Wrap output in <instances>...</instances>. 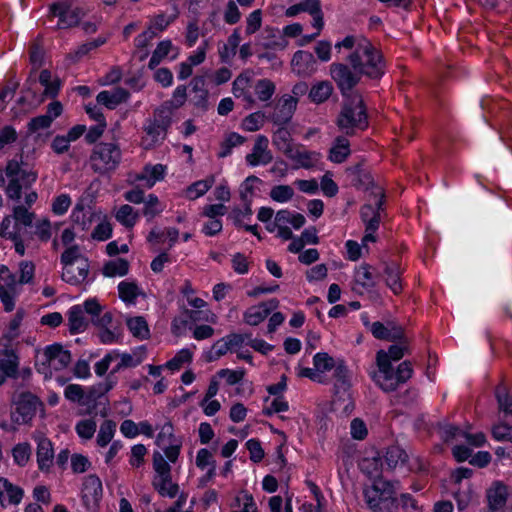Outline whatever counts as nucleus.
Listing matches in <instances>:
<instances>
[{
  "instance_id": "nucleus-1",
  "label": "nucleus",
  "mask_w": 512,
  "mask_h": 512,
  "mask_svg": "<svg viewBox=\"0 0 512 512\" xmlns=\"http://www.w3.org/2000/svg\"><path fill=\"white\" fill-rule=\"evenodd\" d=\"M347 59L353 69L370 79H380L385 73L382 54L367 39H361Z\"/></svg>"
},
{
  "instance_id": "nucleus-2",
  "label": "nucleus",
  "mask_w": 512,
  "mask_h": 512,
  "mask_svg": "<svg viewBox=\"0 0 512 512\" xmlns=\"http://www.w3.org/2000/svg\"><path fill=\"white\" fill-rule=\"evenodd\" d=\"M342 109L337 118V125L346 135H353L355 129L364 130L368 127V115L362 96L355 92L343 97Z\"/></svg>"
},
{
  "instance_id": "nucleus-3",
  "label": "nucleus",
  "mask_w": 512,
  "mask_h": 512,
  "mask_svg": "<svg viewBox=\"0 0 512 512\" xmlns=\"http://www.w3.org/2000/svg\"><path fill=\"white\" fill-rule=\"evenodd\" d=\"M122 153L117 143L96 144L89 158L91 169L100 175L114 171L121 162Z\"/></svg>"
},
{
  "instance_id": "nucleus-4",
  "label": "nucleus",
  "mask_w": 512,
  "mask_h": 512,
  "mask_svg": "<svg viewBox=\"0 0 512 512\" xmlns=\"http://www.w3.org/2000/svg\"><path fill=\"white\" fill-rule=\"evenodd\" d=\"M6 176L10 179L5 189L9 199L19 201L22 196V189L29 188L37 180V172L21 169L18 161L12 159L7 162L5 168Z\"/></svg>"
},
{
  "instance_id": "nucleus-5",
  "label": "nucleus",
  "mask_w": 512,
  "mask_h": 512,
  "mask_svg": "<svg viewBox=\"0 0 512 512\" xmlns=\"http://www.w3.org/2000/svg\"><path fill=\"white\" fill-rule=\"evenodd\" d=\"M153 468L157 473L152 485L162 496L174 498L179 492V486L172 482L171 466L158 451L153 453Z\"/></svg>"
},
{
  "instance_id": "nucleus-6",
  "label": "nucleus",
  "mask_w": 512,
  "mask_h": 512,
  "mask_svg": "<svg viewBox=\"0 0 512 512\" xmlns=\"http://www.w3.org/2000/svg\"><path fill=\"white\" fill-rule=\"evenodd\" d=\"M330 73L337 88L343 97L353 95V89L360 83L362 75L351 64L333 63L330 65Z\"/></svg>"
},
{
  "instance_id": "nucleus-7",
  "label": "nucleus",
  "mask_w": 512,
  "mask_h": 512,
  "mask_svg": "<svg viewBox=\"0 0 512 512\" xmlns=\"http://www.w3.org/2000/svg\"><path fill=\"white\" fill-rule=\"evenodd\" d=\"M71 362V353L65 350L59 343H54L45 348L43 353V361L36 363V369L39 373L47 376L51 374L49 368H53L56 371L66 368Z\"/></svg>"
},
{
  "instance_id": "nucleus-8",
  "label": "nucleus",
  "mask_w": 512,
  "mask_h": 512,
  "mask_svg": "<svg viewBox=\"0 0 512 512\" xmlns=\"http://www.w3.org/2000/svg\"><path fill=\"white\" fill-rule=\"evenodd\" d=\"M376 362L378 370L370 372L371 378L384 392L395 391L399 381L392 364L387 359L386 351L379 350L377 352Z\"/></svg>"
},
{
  "instance_id": "nucleus-9",
  "label": "nucleus",
  "mask_w": 512,
  "mask_h": 512,
  "mask_svg": "<svg viewBox=\"0 0 512 512\" xmlns=\"http://www.w3.org/2000/svg\"><path fill=\"white\" fill-rule=\"evenodd\" d=\"M172 123V111L168 106L157 108L153 117L146 121L144 131L150 137L152 143L164 140Z\"/></svg>"
},
{
  "instance_id": "nucleus-10",
  "label": "nucleus",
  "mask_w": 512,
  "mask_h": 512,
  "mask_svg": "<svg viewBox=\"0 0 512 512\" xmlns=\"http://www.w3.org/2000/svg\"><path fill=\"white\" fill-rule=\"evenodd\" d=\"M374 203L364 204L360 209V217L365 223L366 230L377 231L381 221V212L384 210V192L381 187L371 191Z\"/></svg>"
},
{
  "instance_id": "nucleus-11",
  "label": "nucleus",
  "mask_w": 512,
  "mask_h": 512,
  "mask_svg": "<svg viewBox=\"0 0 512 512\" xmlns=\"http://www.w3.org/2000/svg\"><path fill=\"white\" fill-rule=\"evenodd\" d=\"M40 404L38 397L30 392L22 393L16 402V409L11 414V419L16 424L28 423L36 414Z\"/></svg>"
},
{
  "instance_id": "nucleus-12",
  "label": "nucleus",
  "mask_w": 512,
  "mask_h": 512,
  "mask_svg": "<svg viewBox=\"0 0 512 512\" xmlns=\"http://www.w3.org/2000/svg\"><path fill=\"white\" fill-rule=\"evenodd\" d=\"M50 10L53 16L58 17L57 28L59 29L76 26L83 16L80 8H72L71 4L67 2L54 3Z\"/></svg>"
},
{
  "instance_id": "nucleus-13",
  "label": "nucleus",
  "mask_w": 512,
  "mask_h": 512,
  "mask_svg": "<svg viewBox=\"0 0 512 512\" xmlns=\"http://www.w3.org/2000/svg\"><path fill=\"white\" fill-rule=\"evenodd\" d=\"M63 112L61 102L54 101L47 106V111L43 115H39L30 119L27 123V134L32 135L38 133L40 130L49 129L53 121L58 118Z\"/></svg>"
},
{
  "instance_id": "nucleus-14",
  "label": "nucleus",
  "mask_w": 512,
  "mask_h": 512,
  "mask_svg": "<svg viewBox=\"0 0 512 512\" xmlns=\"http://www.w3.org/2000/svg\"><path fill=\"white\" fill-rule=\"evenodd\" d=\"M400 488L399 481L384 480L381 476L376 477L372 483V490L375 494H379V498L383 504L394 508L398 507V499L396 492Z\"/></svg>"
},
{
  "instance_id": "nucleus-15",
  "label": "nucleus",
  "mask_w": 512,
  "mask_h": 512,
  "mask_svg": "<svg viewBox=\"0 0 512 512\" xmlns=\"http://www.w3.org/2000/svg\"><path fill=\"white\" fill-rule=\"evenodd\" d=\"M297 107V99L291 95H284L280 98L271 115V121L276 125H285L291 118Z\"/></svg>"
},
{
  "instance_id": "nucleus-16",
  "label": "nucleus",
  "mask_w": 512,
  "mask_h": 512,
  "mask_svg": "<svg viewBox=\"0 0 512 512\" xmlns=\"http://www.w3.org/2000/svg\"><path fill=\"white\" fill-rule=\"evenodd\" d=\"M102 494V482L97 475L90 474L84 478L82 499L87 507L97 506L102 498Z\"/></svg>"
},
{
  "instance_id": "nucleus-17",
  "label": "nucleus",
  "mask_w": 512,
  "mask_h": 512,
  "mask_svg": "<svg viewBox=\"0 0 512 512\" xmlns=\"http://www.w3.org/2000/svg\"><path fill=\"white\" fill-rule=\"evenodd\" d=\"M268 138L264 135H258L254 143L252 152L247 154L246 162L251 166L266 165L273 159L271 151L268 149Z\"/></svg>"
},
{
  "instance_id": "nucleus-18",
  "label": "nucleus",
  "mask_w": 512,
  "mask_h": 512,
  "mask_svg": "<svg viewBox=\"0 0 512 512\" xmlns=\"http://www.w3.org/2000/svg\"><path fill=\"white\" fill-rule=\"evenodd\" d=\"M19 357L13 349H5L0 354V386L7 378H17Z\"/></svg>"
},
{
  "instance_id": "nucleus-19",
  "label": "nucleus",
  "mask_w": 512,
  "mask_h": 512,
  "mask_svg": "<svg viewBox=\"0 0 512 512\" xmlns=\"http://www.w3.org/2000/svg\"><path fill=\"white\" fill-rule=\"evenodd\" d=\"M37 441V463L41 471H48L53 463L54 450L52 442L45 436L39 435Z\"/></svg>"
},
{
  "instance_id": "nucleus-20",
  "label": "nucleus",
  "mask_w": 512,
  "mask_h": 512,
  "mask_svg": "<svg viewBox=\"0 0 512 512\" xmlns=\"http://www.w3.org/2000/svg\"><path fill=\"white\" fill-rule=\"evenodd\" d=\"M486 497L491 512L499 511L506 505L508 499L507 486L499 481L494 482L487 490Z\"/></svg>"
},
{
  "instance_id": "nucleus-21",
  "label": "nucleus",
  "mask_w": 512,
  "mask_h": 512,
  "mask_svg": "<svg viewBox=\"0 0 512 512\" xmlns=\"http://www.w3.org/2000/svg\"><path fill=\"white\" fill-rule=\"evenodd\" d=\"M89 262L88 259H81L80 264L63 266L62 279L72 285L82 283L88 276Z\"/></svg>"
},
{
  "instance_id": "nucleus-22",
  "label": "nucleus",
  "mask_w": 512,
  "mask_h": 512,
  "mask_svg": "<svg viewBox=\"0 0 512 512\" xmlns=\"http://www.w3.org/2000/svg\"><path fill=\"white\" fill-rule=\"evenodd\" d=\"M293 71L298 75H310L316 69V60L311 52L299 50L291 61Z\"/></svg>"
},
{
  "instance_id": "nucleus-23",
  "label": "nucleus",
  "mask_w": 512,
  "mask_h": 512,
  "mask_svg": "<svg viewBox=\"0 0 512 512\" xmlns=\"http://www.w3.org/2000/svg\"><path fill=\"white\" fill-rule=\"evenodd\" d=\"M347 173L351 177L352 185L357 189L376 191L378 186L374 184L371 174L361 164L347 168Z\"/></svg>"
},
{
  "instance_id": "nucleus-24",
  "label": "nucleus",
  "mask_w": 512,
  "mask_h": 512,
  "mask_svg": "<svg viewBox=\"0 0 512 512\" xmlns=\"http://www.w3.org/2000/svg\"><path fill=\"white\" fill-rule=\"evenodd\" d=\"M130 93L122 87H117L112 91H101L98 93L96 100L99 104L106 106L109 109L116 108L119 104L128 100Z\"/></svg>"
},
{
  "instance_id": "nucleus-25",
  "label": "nucleus",
  "mask_w": 512,
  "mask_h": 512,
  "mask_svg": "<svg viewBox=\"0 0 512 512\" xmlns=\"http://www.w3.org/2000/svg\"><path fill=\"white\" fill-rule=\"evenodd\" d=\"M166 174V166L163 164L146 165L143 172L137 175L136 180L144 181L146 188H152L157 181L164 179Z\"/></svg>"
},
{
  "instance_id": "nucleus-26",
  "label": "nucleus",
  "mask_w": 512,
  "mask_h": 512,
  "mask_svg": "<svg viewBox=\"0 0 512 512\" xmlns=\"http://www.w3.org/2000/svg\"><path fill=\"white\" fill-rule=\"evenodd\" d=\"M69 331L71 334L81 333L88 327V321L84 317V310L80 305L72 306L68 311Z\"/></svg>"
},
{
  "instance_id": "nucleus-27",
  "label": "nucleus",
  "mask_w": 512,
  "mask_h": 512,
  "mask_svg": "<svg viewBox=\"0 0 512 512\" xmlns=\"http://www.w3.org/2000/svg\"><path fill=\"white\" fill-rule=\"evenodd\" d=\"M384 274L386 275V285L395 294H399L402 291V284L400 282V267L398 264L392 262H383Z\"/></svg>"
},
{
  "instance_id": "nucleus-28",
  "label": "nucleus",
  "mask_w": 512,
  "mask_h": 512,
  "mask_svg": "<svg viewBox=\"0 0 512 512\" xmlns=\"http://www.w3.org/2000/svg\"><path fill=\"white\" fill-rule=\"evenodd\" d=\"M286 156L295 161L298 166L306 169L312 168L319 159V153L300 150L299 148H293Z\"/></svg>"
},
{
  "instance_id": "nucleus-29",
  "label": "nucleus",
  "mask_w": 512,
  "mask_h": 512,
  "mask_svg": "<svg viewBox=\"0 0 512 512\" xmlns=\"http://www.w3.org/2000/svg\"><path fill=\"white\" fill-rule=\"evenodd\" d=\"M334 369V387L336 389V392L339 393L340 391L346 392L350 387V381H349V370L344 362V360H338L337 364L335 365Z\"/></svg>"
},
{
  "instance_id": "nucleus-30",
  "label": "nucleus",
  "mask_w": 512,
  "mask_h": 512,
  "mask_svg": "<svg viewBox=\"0 0 512 512\" xmlns=\"http://www.w3.org/2000/svg\"><path fill=\"white\" fill-rule=\"evenodd\" d=\"M349 155V141L342 136L337 137L334 145L330 148L329 159L334 163H342Z\"/></svg>"
},
{
  "instance_id": "nucleus-31",
  "label": "nucleus",
  "mask_w": 512,
  "mask_h": 512,
  "mask_svg": "<svg viewBox=\"0 0 512 512\" xmlns=\"http://www.w3.org/2000/svg\"><path fill=\"white\" fill-rule=\"evenodd\" d=\"M19 292L17 282L11 285H2L0 283V300L6 312H11L15 308V299Z\"/></svg>"
},
{
  "instance_id": "nucleus-32",
  "label": "nucleus",
  "mask_w": 512,
  "mask_h": 512,
  "mask_svg": "<svg viewBox=\"0 0 512 512\" xmlns=\"http://www.w3.org/2000/svg\"><path fill=\"white\" fill-rule=\"evenodd\" d=\"M126 324L134 337L142 340L149 338L150 330L144 317L136 316L128 318Z\"/></svg>"
},
{
  "instance_id": "nucleus-33",
  "label": "nucleus",
  "mask_w": 512,
  "mask_h": 512,
  "mask_svg": "<svg viewBox=\"0 0 512 512\" xmlns=\"http://www.w3.org/2000/svg\"><path fill=\"white\" fill-rule=\"evenodd\" d=\"M115 384L116 381L110 377L109 379H105V382L91 386L86 394L87 406L93 404L94 407L96 400L110 391L115 386Z\"/></svg>"
},
{
  "instance_id": "nucleus-34",
  "label": "nucleus",
  "mask_w": 512,
  "mask_h": 512,
  "mask_svg": "<svg viewBox=\"0 0 512 512\" xmlns=\"http://www.w3.org/2000/svg\"><path fill=\"white\" fill-rule=\"evenodd\" d=\"M129 271V262L123 258L108 261L103 267L106 277L125 276Z\"/></svg>"
},
{
  "instance_id": "nucleus-35",
  "label": "nucleus",
  "mask_w": 512,
  "mask_h": 512,
  "mask_svg": "<svg viewBox=\"0 0 512 512\" xmlns=\"http://www.w3.org/2000/svg\"><path fill=\"white\" fill-rule=\"evenodd\" d=\"M292 137L290 132L284 128L280 127L272 137L273 145L280 151H282L285 155L291 152L294 148L292 146Z\"/></svg>"
},
{
  "instance_id": "nucleus-36",
  "label": "nucleus",
  "mask_w": 512,
  "mask_h": 512,
  "mask_svg": "<svg viewBox=\"0 0 512 512\" xmlns=\"http://www.w3.org/2000/svg\"><path fill=\"white\" fill-rule=\"evenodd\" d=\"M93 214L90 211H85L83 204L78 203L72 214L71 218L74 224L79 226L82 230H88L92 224Z\"/></svg>"
},
{
  "instance_id": "nucleus-37",
  "label": "nucleus",
  "mask_w": 512,
  "mask_h": 512,
  "mask_svg": "<svg viewBox=\"0 0 512 512\" xmlns=\"http://www.w3.org/2000/svg\"><path fill=\"white\" fill-rule=\"evenodd\" d=\"M267 311V309H264V306H251L244 312L243 320L248 325L257 326L268 317Z\"/></svg>"
},
{
  "instance_id": "nucleus-38",
  "label": "nucleus",
  "mask_w": 512,
  "mask_h": 512,
  "mask_svg": "<svg viewBox=\"0 0 512 512\" xmlns=\"http://www.w3.org/2000/svg\"><path fill=\"white\" fill-rule=\"evenodd\" d=\"M332 91V84L329 81H322L311 88L309 97L315 103H322L330 97Z\"/></svg>"
},
{
  "instance_id": "nucleus-39",
  "label": "nucleus",
  "mask_w": 512,
  "mask_h": 512,
  "mask_svg": "<svg viewBox=\"0 0 512 512\" xmlns=\"http://www.w3.org/2000/svg\"><path fill=\"white\" fill-rule=\"evenodd\" d=\"M214 184V177H208L204 180H199L191 184L187 190L186 195L189 199L195 200L203 196Z\"/></svg>"
},
{
  "instance_id": "nucleus-40",
  "label": "nucleus",
  "mask_w": 512,
  "mask_h": 512,
  "mask_svg": "<svg viewBox=\"0 0 512 512\" xmlns=\"http://www.w3.org/2000/svg\"><path fill=\"white\" fill-rule=\"evenodd\" d=\"M371 269L369 264L360 265L355 271V282L364 288H373L376 282Z\"/></svg>"
},
{
  "instance_id": "nucleus-41",
  "label": "nucleus",
  "mask_w": 512,
  "mask_h": 512,
  "mask_svg": "<svg viewBox=\"0 0 512 512\" xmlns=\"http://www.w3.org/2000/svg\"><path fill=\"white\" fill-rule=\"evenodd\" d=\"M245 142V137L239 135L236 132H231L227 135L225 140L220 145V151L217 156L219 158H225L231 154L232 149Z\"/></svg>"
},
{
  "instance_id": "nucleus-42",
  "label": "nucleus",
  "mask_w": 512,
  "mask_h": 512,
  "mask_svg": "<svg viewBox=\"0 0 512 512\" xmlns=\"http://www.w3.org/2000/svg\"><path fill=\"white\" fill-rule=\"evenodd\" d=\"M0 485L3 491L7 493L9 504L18 505L21 502L24 495V491L21 487L12 484L4 477H0Z\"/></svg>"
},
{
  "instance_id": "nucleus-43",
  "label": "nucleus",
  "mask_w": 512,
  "mask_h": 512,
  "mask_svg": "<svg viewBox=\"0 0 512 512\" xmlns=\"http://www.w3.org/2000/svg\"><path fill=\"white\" fill-rule=\"evenodd\" d=\"M115 217L126 228H132L137 222L138 213L134 211L132 206L125 204L118 209Z\"/></svg>"
},
{
  "instance_id": "nucleus-44",
  "label": "nucleus",
  "mask_w": 512,
  "mask_h": 512,
  "mask_svg": "<svg viewBox=\"0 0 512 512\" xmlns=\"http://www.w3.org/2000/svg\"><path fill=\"white\" fill-rule=\"evenodd\" d=\"M408 459L407 453L398 445L387 448L385 461L389 468H395L399 463H405Z\"/></svg>"
},
{
  "instance_id": "nucleus-45",
  "label": "nucleus",
  "mask_w": 512,
  "mask_h": 512,
  "mask_svg": "<svg viewBox=\"0 0 512 512\" xmlns=\"http://www.w3.org/2000/svg\"><path fill=\"white\" fill-rule=\"evenodd\" d=\"M12 217L14 220L13 227H18L22 225L32 226L35 214L29 212L28 209L25 208L24 206L18 205L13 208Z\"/></svg>"
},
{
  "instance_id": "nucleus-46",
  "label": "nucleus",
  "mask_w": 512,
  "mask_h": 512,
  "mask_svg": "<svg viewBox=\"0 0 512 512\" xmlns=\"http://www.w3.org/2000/svg\"><path fill=\"white\" fill-rule=\"evenodd\" d=\"M116 430V423L112 420H105L101 426L97 435V444L100 447H105L112 440Z\"/></svg>"
},
{
  "instance_id": "nucleus-47",
  "label": "nucleus",
  "mask_w": 512,
  "mask_h": 512,
  "mask_svg": "<svg viewBox=\"0 0 512 512\" xmlns=\"http://www.w3.org/2000/svg\"><path fill=\"white\" fill-rule=\"evenodd\" d=\"M172 48V43L170 40H164V41H161L156 49L154 50L150 60H149V63H148V67L149 69H155L161 62V60L166 57L170 51V49Z\"/></svg>"
},
{
  "instance_id": "nucleus-48",
  "label": "nucleus",
  "mask_w": 512,
  "mask_h": 512,
  "mask_svg": "<svg viewBox=\"0 0 512 512\" xmlns=\"http://www.w3.org/2000/svg\"><path fill=\"white\" fill-rule=\"evenodd\" d=\"M336 364L333 357L325 352L316 353L313 357V365L319 374L332 370Z\"/></svg>"
},
{
  "instance_id": "nucleus-49",
  "label": "nucleus",
  "mask_w": 512,
  "mask_h": 512,
  "mask_svg": "<svg viewBox=\"0 0 512 512\" xmlns=\"http://www.w3.org/2000/svg\"><path fill=\"white\" fill-rule=\"evenodd\" d=\"M119 297L126 303H134L138 296V286L133 282L122 281L118 285Z\"/></svg>"
},
{
  "instance_id": "nucleus-50",
  "label": "nucleus",
  "mask_w": 512,
  "mask_h": 512,
  "mask_svg": "<svg viewBox=\"0 0 512 512\" xmlns=\"http://www.w3.org/2000/svg\"><path fill=\"white\" fill-rule=\"evenodd\" d=\"M262 181L254 176H248L243 183L240 185V198L243 202L252 203V196L254 194L256 184L261 183Z\"/></svg>"
},
{
  "instance_id": "nucleus-51",
  "label": "nucleus",
  "mask_w": 512,
  "mask_h": 512,
  "mask_svg": "<svg viewBox=\"0 0 512 512\" xmlns=\"http://www.w3.org/2000/svg\"><path fill=\"white\" fill-rule=\"evenodd\" d=\"M275 92V85L269 79H260L255 85V93L260 101H268Z\"/></svg>"
},
{
  "instance_id": "nucleus-52",
  "label": "nucleus",
  "mask_w": 512,
  "mask_h": 512,
  "mask_svg": "<svg viewBox=\"0 0 512 512\" xmlns=\"http://www.w3.org/2000/svg\"><path fill=\"white\" fill-rule=\"evenodd\" d=\"M499 409L505 414L512 415V397L508 394L506 387L499 385L495 390Z\"/></svg>"
},
{
  "instance_id": "nucleus-53",
  "label": "nucleus",
  "mask_w": 512,
  "mask_h": 512,
  "mask_svg": "<svg viewBox=\"0 0 512 512\" xmlns=\"http://www.w3.org/2000/svg\"><path fill=\"white\" fill-rule=\"evenodd\" d=\"M64 395L71 402H77L80 405L87 406L86 394L82 386L78 384H69L66 386Z\"/></svg>"
},
{
  "instance_id": "nucleus-54",
  "label": "nucleus",
  "mask_w": 512,
  "mask_h": 512,
  "mask_svg": "<svg viewBox=\"0 0 512 512\" xmlns=\"http://www.w3.org/2000/svg\"><path fill=\"white\" fill-rule=\"evenodd\" d=\"M264 119L265 115L260 111L251 113L243 119L241 127L249 132L257 131L263 126Z\"/></svg>"
},
{
  "instance_id": "nucleus-55",
  "label": "nucleus",
  "mask_w": 512,
  "mask_h": 512,
  "mask_svg": "<svg viewBox=\"0 0 512 512\" xmlns=\"http://www.w3.org/2000/svg\"><path fill=\"white\" fill-rule=\"evenodd\" d=\"M12 455L14 462L19 466H25L31 456V446L29 443H19L13 450Z\"/></svg>"
},
{
  "instance_id": "nucleus-56",
  "label": "nucleus",
  "mask_w": 512,
  "mask_h": 512,
  "mask_svg": "<svg viewBox=\"0 0 512 512\" xmlns=\"http://www.w3.org/2000/svg\"><path fill=\"white\" fill-rule=\"evenodd\" d=\"M81 259H87L84 257L78 245H72L68 247L61 255V263L63 266L80 264Z\"/></svg>"
},
{
  "instance_id": "nucleus-57",
  "label": "nucleus",
  "mask_w": 512,
  "mask_h": 512,
  "mask_svg": "<svg viewBox=\"0 0 512 512\" xmlns=\"http://www.w3.org/2000/svg\"><path fill=\"white\" fill-rule=\"evenodd\" d=\"M144 202L143 215L148 220L153 219L156 215L161 213L162 208L160 207L159 199L154 194H149Z\"/></svg>"
},
{
  "instance_id": "nucleus-58",
  "label": "nucleus",
  "mask_w": 512,
  "mask_h": 512,
  "mask_svg": "<svg viewBox=\"0 0 512 512\" xmlns=\"http://www.w3.org/2000/svg\"><path fill=\"white\" fill-rule=\"evenodd\" d=\"M439 428L441 437L445 442L463 438V434H465V431L461 430L458 426L449 423L440 424Z\"/></svg>"
},
{
  "instance_id": "nucleus-59",
  "label": "nucleus",
  "mask_w": 512,
  "mask_h": 512,
  "mask_svg": "<svg viewBox=\"0 0 512 512\" xmlns=\"http://www.w3.org/2000/svg\"><path fill=\"white\" fill-rule=\"evenodd\" d=\"M294 196V190L289 185H277L270 191V197L280 203L287 202Z\"/></svg>"
},
{
  "instance_id": "nucleus-60",
  "label": "nucleus",
  "mask_w": 512,
  "mask_h": 512,
  "mask_svg": "<svg viewBox=\"0 0 512 512\" xmlns=\"http://www.w3.org/2000/svg\"><path fill=\"white\" fill-rule=\"evenodd\" d=\"M251 77L247 72H243L236 77L232 84V93L236 98L245 95L246 89L249 86Z\"/></svg>"
},
{
  "instance_id": "nucleus-61",
  "label": "nucleus",
  "mask_w": 512,
  "mask_h": 512,
  "mask_svg": "<svg viewBox=\"0 0 512 512\" xmlns=\"http://www.w3.org/2000/svg\"><path fill=\"white\" fill-rule=\"evenodd\" d=\"M192 360V353L189 349H182L174 358L166 363V367L172 371L179 370L184 363Z\"/></svg>"
},
{
  "instance_id": "nucleus-62",
  "label": "nucleus",
  "mask_w": 512,
  "mask_h": 512,
  "mask_svg": "<svg viewBox=\"0 0 512 512\" xmlns=\"http://www.w3.org/2000/svg\"><path fill=\"white\" fill-rule=\"evenodd\" d=\"M96 422L94 420H82L76 424L75 430L79 437L83 439H91L96 431Z\"/></svg>"
},
{
  "instance_id": "nucleus-63",
  "label": "nucleus",
  "mask_w": 512,
  "mask_h": 512,
  "mask_svg": "<svg viewBox=\"0 0 512 512\" xmlns=\"http://www.w3.org/2000/svg\"><path fill=\"white\" fill-rule=\"evenodd\" d=\"M25 311L23 309H18L16 314L14 315L13 319L9 323L8 331L5 335V337L8 340H14L19 336V327L21 325V322L24 318Z\"/></svg>"
},
{
  "instance_id": "nucleus-64",
  "label": "nucleus",
  "mask_w": 512,
  "mask_h": 512,
  "mask_svg": "<svg viewBox=\"0 0 512 512\" xmlns=\"http://www.w3.org/2000/svg\"><path fill=\"white\" fill-rule=\"evenodd\" d=\"M493 437L498 441L512 442V426L507 424H499L492 429Z\"/></svg>"
}]
</instances>
